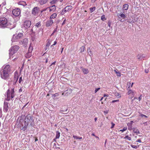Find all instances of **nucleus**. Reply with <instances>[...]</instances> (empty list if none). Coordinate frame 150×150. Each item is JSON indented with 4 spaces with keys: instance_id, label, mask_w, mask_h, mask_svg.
<instances>
[{
    "instance_id": "obj_1",
    "label": "nucleus",
    "mask_w": 150,
    "mask_h": 150,
    "mask_svg": "<svg viewBox=\"0 0 150 150\" xmlns=\"http://www.w3.org/2000/svg\"><path fill=\"white\" fill-rule=\"evenodd\" d=\"M10 70V66L9 65L6 66L3 69L0 71L1 77L5 80L8 79L9 76V73Z\"/></svg>"
},
{
    "instance_id": "obj_2",
    "label": "nucleus",
    "mask_w": 150,
    "mask_h": 150,
    "mask_svg": "<svg viewBox=\"0 0 150 150\" xmlns=\"http://www.w3.org/2000/svg\"><path fill=\"white\" fill-rule=\"evenodd\" d=\"M33 122V119L32 116L30 114L27 115L25 117L24 124H23L22 125V128L21 129L23 131H25L27 129L28 125L29 124L32 125Z\"/></svg>"
},
{
    "instance_id": "obj_3",
    "label": "nucleus",
    "mask_w": 150,
    "mask_h": 150,
    "mask_svg": "<svg viewBox=\"0 0 150 150\" xmlns=\"http://www.w3.org/2000/svg\"><path fill=\"white\" fill-rule=\"evenodd\" d=\"M8 25L7 19L5 17L0 18V28H4Z\"/></svg>"
},
{
    "instance_id": "obj_4",
    "label": "nucleus",
    "mask_w": 150,
    "mask_h": 150,
    "mask_svg": "<svg viewBox=\"0 0 150 150\" xmlns=\"http://www.w3.org/2000/svg\"><path fill=\"white\" fill-rule=\"evenodd\" d=\"M19 48V47L17 45H15L13 46H12L9 50V55L10 58L11 56L16 53L18 50Z\"/></svg>"
},
{
    "instance_id": "obj_5",
    "label": "nucleus",
    "mask_w": 150,
    "mask_h": 150,
    "mask_svg": "<svg viewBox=\"0 0 150 150\" xmlns=\"http://www.w3.org/2000/svg\"><path fill=\"white\" fill-rule=\"evenodd\" d=\"M12 13L14 16H18L20 14L21 11L18 8H16L13 10Z\"/></svg>"
},
{
    "instance_id": "obj_6",
    "label": "nucleus",
    "mask_w": 150,
    "mask_h": 150,
    "mask_svg": "<svg viewBox=\"0 0 150 150\" xmlns=\"http://www.w3.org/2000/svg\"><path fill=\"white\" fill-rule=\"evenodd\" d=\"M23 36V34L22 33H20L18 34L15 37V38H14V37L13 36V37L12 38L11 40L12 42H15L17 40Z\"/></svg>"
},
{
    "instance_id": "obj_7",
    "label": "nucleus",
    "mask_w": 150,
    "mask_h": 150,
    "mask_svg": "<svg viewBox=\"0 0 150 150\" xmlns=\"http://www.w3.org/2000/svg\"><path fill=\"white\" fill-rule=\"evenodd\" d=\"M8 104V103L5 101L4 102L3 106V111L4 112H7L8 111L9 109Z\"/></svg>"
},
{
    "instance_id": "obj_8",
    "label": "nucleus",
    "mask_w": 150,
    "mask_h": 150,
    "mask_svg": "<svg viewBox=\"0 0 150 150\" xmlns=\"http://www.w3.org/2000/svg\"><path fill=\"white\" fill-rule=\"evenodd\" d=\"M20 44L23 45V46L26 47L27 46L28 43V39L27 38H25L22 41H20L19 42Z\"/></svg>"
},
{
    "instance_id": "obj_9",
    "label": "nucleus",
    "mask_w": 150,
    "mask_h": 150,
    "mask_svg": "<svg viewBox=\"0 0 150 150\" xmlns=\"http://www.w3.org/2000/svg\"><path fill=\"white\" fill-rule=\"evenodd\" d=\"M31 25V22L30 21H26L24 23V27L26 28H29Z\"/></svg>"
},
{
    "instance_id": "obj_10",
    "label": "nucleus",
    "mask_w": 150,
    "mask_h": 150,
    "mask_svg": "<svg viewBox=\"0 0 150 150\" xmlns=\"http://www.w3.org/2000/svg\"><path fill=\"white\" fill-rule=\"evenodd\" d=\"M39 10V8L38 7H35L32 10V14L34 15H36Z\"/></svg>"
},
{
    "instance_id": "obj_11",
    "label": "nucleus",
    "mask_w": 150,
    "mask_h": 150,
    "mask_svg": "<svg viewBox=\"0 0 150 150\" xmlns=\"http://www.w3.org/2000/svg\"><path fill=\"white\" fill-rule=\"evenodd\" d=\"M72 92V90L69 88L65 91L62 93V95L64 96H67L70 94Z\"/></svg>"
},
{
    "instance_id": "obj_12",
    "label": "nucleus",
    "mask_w": 150,
    "mask_h": 150,
    "mask_svg": "<svg viewBox=\"0 0 150 150\" xmlns=\"http://www.w3.org/2000/svg\"><path fill=\"white\" fill-rule=\"evenodd\" d=\"M53 23V20L50 19V20H48L46 22V26L47 27H48L51 25Z\"/></svg>"
},
{
    "instance_id": "obj_13",
    "label": "nucleus",
    "mask_w": 150,
    "mask_h": 150,
    "mask_svg": "<svg viewBox=\"0 0 150 150\" xmlns=\"http://www.w3.org/2000/svg\"><path fill=\"white\" fill-rule=\"evenodd\" d=\"M18 78V72L16 71L15 72V74L14 77L13 81H15V83H16Z\"/></svg>"
},
{
    "instance_id": "obj_14",
    "label": "nucleus",
    "mask_w": 150,
    "mask_h": 150,
    "mask_svg": "<svg viewBox=\"0 0 150 150\" xmlns=\"http://www.w3.org/2000/svg\"><path fill=\"white\" fill-rule=\"evenodd\" d=\"M81 69L82 71L84 74H87L88 73V70L87 69L83 68L82 67H81Z\"/></svg>"
},
{
    "instance_id": "obj_15",
    "label": "nucleus",
    "mask_w": 150,
    "mask_h": 150,
    "mask_svg": "<svg viewBox=\"0 0 150 150\" xmlns=\"http://www.w3.org/2000/svg\"><path fill=\"white\" fill-rule=\"evenodd\" d=\"M133 131L134 133L136 134H139L140 133V132L139 131V130L137 129V127H134L133 128Z\"/></svg>"
},
{
    "instance_id": "obj_16",
    "label": "nucleus",
    "mask_w": 150,
    "mask_h": 150,
    "mask_svg": "<svg viewBox=\"0 0 150 150\" xmlns=\"http://www.w3.org/2000/svg\"><path fill=\"white\" fill-rule=\"evenodd\" d=\"M50 9V11H54L56 9V6L55 5H53L52 6H50L49 7Z\"/></svg>"
},
{
    "instance_id": "obj_17",
    "label": "nucleus",
    "mask_w": 150,
    "mask_h": 150,
    "mask_svg": "<svg viewBox=\"0 0 150 150\" xmlns=\"http://www.w3.org/2000/svg\"><path fill=\"white\" fill-rule=\"evenodd\" d=\"M48 0H39V3L41 5L45 4Z\"/></svg>"
},
{
    "instance_id": "obj_18",
    "label": "nucleus",
    "mask_w": 150,
    "mask_h": 150,
    "mask_svg": "<svg viewBox=\"0 0 150 150\" xmlns=\"http://www.w3.org/2000/svg\"><path fill=\"white\" fill-rule=\"evenodd\" d=\"M68 11L66 9V7H65L62 10V11L61 13V15H63L66 12Z\"/></svg>"
},
{
    "instance_id": "obj_19",
    "label": "nucleus",
    "mask_w": 150,
    "mask_h": 150,
    "mask_svg": "<svg viewBox=\"0 0 150 150\" xmlns=\"http://www.w3.org/2000/svg\"><path fill=\"white\" fill-rule=\"evenodd\" d=\"M11 98H13L14 96V89L11 90Z\"/></svg>"
},
{
    "instance_id": "obj_20",
    "label": "nucleus",
    "mask_w": 150,
    "mask_h": 150,
    "mask_svg": "<svg viewBox=\"0 0 150 150\" xmlns=\"http://www.w3.org/2000/svg\"><path fill=\"white\" fill-rule=\"evenodd\" d=\"M65 7L68 11L71 10L72 8V6L71 5H68Z\"/></svg>"
},
{
    "instance_id": "obj_21",
    "label": "nucleus",
    "mask_w": 150,
    "mask_h": 150,
    "mask_svg": "<svg viewBox=\"0 0 150 150\" xmlns=\"http://www.w3.org/2000/svg\"><path fill=\"white\" fill-rule=\"evenodd\" d=\"M129 5L127 4H125L123 5V9L125 10H127L128 8Z\"/></svg>"
},
{
    "instance_id": "obj_22",
    "label": "nucleus",
    "mask_w": 150,
    "mask_h": 150,
    "mask_svg": "<svg viewBox=\"0 0 150 150\" xmlns=\"http://www.w3.org/2000/svg\"><path fill=\"white\" fill-rule=\"evenodd\" d=\"M60 136V133L59 131H57L56 132V139H58Z\"/></svg>"
},
{
    "instance_id": "obj_23",
    "label": "nucleus",
    "mask_w": 150,
    "mask_h": 150,
    "mask_svg": "<svg viewBox=\"0 0 150 150\" xmlns=\"http://www.w3.org/2000/svg\"><path fill=\"white\" fill-rule=\"evenodd\" d=\"M32 55L31 52H28L26 54H25V57L26 58H29Z\"/></svg>"
},
{
    "instance_id": "obj_24",
    "label": "nucleus",
    "mask_w": 150,
    "mask_h": 150,
    "mask_svg": "<svg viewBox=\"0 0 150 150\" xmlns=\"http://www.w3.org/2000/svg\"><path fill=\"white\" fill-rule=\"evenodd\" d=\"M57 14L56 13H53L50 16V19L54 18H56L57 16Z\"/></svg>"
},
{
    "instance_id": "obj_25",
    "label": "nucleus",
    "mask_w": 150,
    "mask_h": 150,
    "mask_svg": "<svg viewBox=\"0 0 150 150\" xmlns=\"http://www.w3.org/2000/svg\"><path fill=\"white\" fill-rule=\"evenodd\" d=\"M137 58L139 59H142L144 57L141 54L138 55L137 56Z\"/></svg>"
},
{
    "instance_id": "obj_26",
    "label": "nucleus",
    "mask_w": 150,
    "mask_h": 150,
    "mask_svg": "<svg viewBox=\"0 0 150 150\" xmlns=\"http://www.w3.org/2000/svg\"><path fill=\"white\" fill-rule=\"evenodd\" d=\"M128 93L129 94H132L133 96H134L135 95V93L134 92L131 90H129L128 92Z\"/></svg>"
},
{
    "instance_id": "obj_27",
    "label": "nucleus",
    "mask_w": 150,
    "mask_h": 150,
    "mask_svg": "<svg viewBox=\"0 0 150 150\" xmlns=\"http://www.w3.org/2000/svg\"><path fill=\"white\" fill-rule=\"evenodd\" d=\"M73 137L76 139H82V137H78L77 136L73 135Z\"/></svg>"
},
{
    "instance_id": "obj_28",
    "label": "nucleus",
    "mask_w": 150,
    "mask_h": 150,
    "mask_svg": "<svg viewBox=\"0 0 150 150\" xmlns=\"http://www.w3.org/2000/svg\"><path fill=\"white\" fill-rule=\"evenodd\" d=\"M139 114H140V116L141 117H142L144 118H146L148 117L146 115H144L142 114L141 113L139 112Z\"/></svg>"
},
{
    "instance_id": "obj_29",
    "label": "nucleus",
    "mask_w": 150,
    "mask_h": 150,
    "mask_svg": "<svg viewBox=\"0 0 150 150\" xmlns=\"http://www.w3.org/2000/svg\"><path fill=\"white\" fill-rule=\"evenodd\" d=\"M127 126L128 127V129L130 130H131L132 129V125H131V124L129 123L127 124Z\"/></svg>"
},
{
    "instance_id": "obj_30",
    "label": "nucleus",
    "mask_w": 150,
    "mask_h": 150,
    "mask_svg": "<svg viewBox=\"0 0 150 150\" xmlns=\"http://www.w3.org/2000/svg\"><path fill=\"white\" fill-rule=\"evenodd\" d=\"M7 97H10L11 96V92L9 89L7 91Z\"/></svg>"
},
{
    "instance_id": "obj_31",
    "label": "nucleus",
    "mask_w": 150,
    "mask_h": 150,
    "mask_svg": "<svg viewBox=\"0 0 150 150\" xmlns=\"http://www.w3.org/2000/svg\"><path fill=\"white\" fill-rule=\"evenodd\" d=\"M53 148H54V149H61L60 147H57V146H56V143H54L53 146Z\"/></svg>"
},
{
    "instance_id": "obj_32",
    "label": "nucleus",
    "mask_w": 150,
    "mask_h": 150,
    "mask_svg": "<svg viewBox=\"0 0 150 150\" xmlns=\"http://www.w3.org/2000/svg\"><path fill=\"white\" fill-rule=\"evenodd\" d=\"M96 8L95 7H91L90 8V9L91 13L93 12L95 10Z\"/></svg>"
},
{
    "instance_id": "obj_33",
    "label": "nucleus",
    "mask_w": 150,
    "mask_h": 150,
    "mask_svg": "<svg viewBox=\"0 0 150 150\" xmlns=\"http://www.w3.org/2000/svg\"><path fill=\"white\" fill-rule=\"evenodd\" d=\"M47 42L46 45L47 47H49V46L50 45V40H47Z\"/></svg>"
},
{
    "instance_id": "obj_34",
    "label": "nucleus",
    "mask_w": 150,
    "mask_h": 150,
    "mask_svg": "<svg viewBox=\"0 0 150 150\" xmlns=\"http://www.w3.org/2000/svg\"><path fill=\"white\" fill-rule=\"evenodd\" d=\"M101 19L103 21H104L106 20V19L105 17V15H104L102 16L101 17Z\"/></svg>"
},
{
    "instance_id": "obj_35",
    "label": "nucleus",
    "mask_w": 150,
    "mask_h": 150,
    "mask_svg": "<svg viewBox=\"0 0 150 150\" xmlns=\"http://www.w3.org/2000/svg\"><path fill=\"white\" fill-rule=\"evenodd\" d=\"M33 48L32 47L29 46L28 49V52H31Z\"/></svg>"
},
{
    "instance_id": "obj_36",
    "label": "nucleus",
    "mask_w": 150,
    "mask_h": 150,
    "mask_svg": "<svg viewBox=\"0 0 150 150\" xmlns=\"http://www.w3.org/2000/svg\"><path fill=\"white\" fill-rule=\"evenodd\" d=\"M115 72L117 74V75L118 76H120V72L117 71L116 70H114Z\"/></svg>"
},
{
    "instance_id": "obj_37",
    "label": "nucleus",
    "mask_w": 150,
    "mask_h": 150,
    "mask_svg": "<svg viewBox=\"0 0 150 150\" xmlns=\"http://www.w3.org/2000/svg\"><path fill=\"white\" fill-rule=\"evenodd\" d=\"M41 25L40 22L37 23L35 25V26L38 28L39 27L41 26Z\"/></svg>"
},
{
    "instance_id": "obj_38",
    "label": "nucleus",
    "mask_w": 150,
    "mask_h": 150,
    "mask_svg": "<svg viewBox=\"0 0 150 150\" xmlns=\"http://www.w3.org/2000/svg\"><path fill=\"white\" fill-rule=\"evenodd\" d=\"M131 146L132 148L134 149H137L139 147V146H135L133 145H131Z\"/></svg>"
},
{
    "instance_id": "obj_39",
    "label": "nucleus",
    "mask_w": 150,
    "mask_h": 150,
    "mask_svg": "<svg viewBox=\"0 0 150 150\" xmlns=\"http://www.w3.org/2000/svg\"><path fill=\"white\" fill-rule=\"evenodd\" d=\"M120 16L122 18H124L126 17V16L125 14L123 13H121L120 15Z\"/></svg>"
},
{
    "instance_id": "obj_40",
    "label": "nucleus",
    "mask_w": 150,
    "mask_h": 150,
    "mask_svg": "<svg viewBox=\"0 0 150 150\" xmlns=\"http://www.w3.org/2000/svg\"><path fill=\"white\" fill-rule=\"evenodd\" d=\"M57 1V0H52L50 2L51 4H55Z\"/></svg>"
},
{
    "instance_id": "obj_41",
    "label": "nucleus",
    "mask_w": 150,
    "mask_h": 150,
    "mask_svg": "<svg viewBox=\"0 0 150 150\" xmlns=\"http://www.w3.org/2000/svg\"><path fill=\"white\" fill-rule=\"evenodd\" d=\"M127 129V127H124L122 129H121L120 130V131H122V132H123L126 130Z\"/></svg>"
},
{
    "instance_id": "obj_42",
    "label": "nucleus",
    "mask_w": 150,
    "mask_h": 150,
    "mask_svg": "<svg viewBox=\"0 0 150 150\" xmlns=\"http://www.w3.org/2000/svg\"><path fill=\"white\" fill-rule=\"evenodd\" d=\"M23 3L24 4H22L21 3V2H19V4L21 5H23V6H25L27 5V4H26L25 2H24Z\"/></svg>"
},
{
    "instance_id": "obj_43",
    "label": "nucleus",
    "mask_w": 150,
    "mask_h": 150,
    "mask_svg": "<svg viewBox=\"0 0 150 150\" xmlns=\"http://www.w3.org/2000/svg\"><path fill=\"white\" fill-rule=\"evenodd\" d=\"M125 138L127 139L129 141H130L131 140V138L130 137H129L128 136H126L125 137Z\"/></svg>"
},
{
    "instance_id": "obj_44",
    "label": "nucleus",
    "mask_w": 150,
    "mask_h": 150,
    "mask_svg": "<svg viewBox=\"0 0 150 150\" xmlns=\"http://www.w3.org/2000/svg\"><path fill=\"white\" fill-rule=\"evenodd\" d=\"M58 96V94L57 93H56L54 94H52V97H55L57 96Z\"/></svg>"
},
{
    "instance_id": "obj_45",
    "label": "nucleus",
    "mask_w": 150,
    "mask_h": 150,
    "mask_svg": "<svg viewBox=\"0 0 150 150\" xmlns=\"http://www.w3.org/2000/svg\"><path fill=\"white\" fill-rule=\"evenodd\" d=\"M91 135L92 136L95 137L96 138H98V141L99 140V137H97V136H96L94 133H92L91 134Z\"/></svg>"
},
{
    "instance_id": "obj_46",
    "label": "nucleus",
    "mask_w": 150,
    "mask_h": 150,
    "mask_svg": "<svg viewBox=\"0 0 150 150\" xmlns=\"http://www.w3.org/2000/svg\"><path fill=\"white\" fill-rule=\"evenodd\" d=\"M111 23V21H109L108 23V25L110 28Z\"/></svg>"
},
{
    "instance_id": "obj_47",
    "label": "nucleus",
    "mask_w": 150,
    "mask_h": 150,
    "mask_svg": "<svg viewBox=\"0 0 150 150\" xmlns=\"http://www.w3.org/2000/svg\"><path fill=\"white\" fill-rule=\"evenodd\" d=\"M111 124H112V126L110 127V128L112 129L114 127L115 124L112 122H111Z\"/></svg>"
},
{
    "instance_id": "obj_48",
    "label": "nucleus",
    "mask_w": 150,
    "mask_h": 150,
    "mask_svg": "<svg viewBox=\"0 0 150 150\" xmlns=\"http://www.w3.org/2000/svg\"><path fill=\"white\" fill-rule=\"evenodd\" d=\"M100 89V88H96V89L95 90V93H96V92H97Z\"/></svg>"
},
{
    "instance_id": "obj_49",
    "label": "nucleus",
    "mask_w": 150,
    "mask_h": 150,
    "mask_svg": "<svg viewBox=\"0 0 150 150\" xmlns=\"http://www.w3.org/2000/svg\"><path fill=\"white\" fill-rule=\"evenodd\" d=\"M119 100H113L112 101V103H114L115 102H118L119 101Z\"/></svg>"
},
{
    "instance_id": "obj_50",
    "label": "nucleus",
    "mask_w": 150,
    "mask_h": 150,
    "mask_svg": "<svg viewBox=\"0 0 150 150\" xmlns=\"http://www.w3.org/2000/svg\"><path fill=\"white\" fill-rule=\"evenodd\" d=\"M115 95L116 96H117L119 97H120V94L117 93H115Z\"/></svg>"
},
{
    "instance_id": "obj_51",
    "label": "nucleus",
    "mask_w": 150,
    "mask_h": 150,
    "mask_svg": "<svg viewBox=\"0 0 150 150\" xmlns=\"http://www.w3.org/2000/svg\"><path fill=\"white\" fill-rule=\"evenodd\" d=\"M22 77H21L19 79V83H21V82L22 81Z\"/></svg>"
},
{
    "instance_id": "obj_52",
    "label": "nucleus",
    "mask_w": 150,
    "mask_h": 150,
    "mask_svg": "<svg viewBox=\"0 0 150 150\" xmlns=\"http://www.w3.org/2000/svg\"><path fill=\"white\" fill-rule=\"evenodd\" d=\"M5 100L9 101L10 100V98L7 97V98L5 99Z\"/></svg>"
},
{
    "instance_id": "obj_53",
    "label": "nucleus",
    "mask_w": 150,
    "mask_h": 150,
    "mask_svg": "<svg viewBox=\"0 0 150 150\" xmlns=\"http://www.w3.org/2000/svg\"><path fill=\"white\" fill-rule=\"evenodd\" d=\"M66 21V20L65 19L63 21V23H62V25H63L65 24Z\"/></svg>"
},
{
    "instance_id": "obj_54",
    "label": "nucleus",
    "mask_w": 150,
    "mask_h": 150,
    "mask_svg": "<svg viewBox=\"0 0 150 150\" xmlns=\"http://www.w3.org/2000/svg\"><path fill=\"white\" fill-rule=\"evenodd\" d=\"M142 95H141L138 98V99L139 100V101H140V100L142 99Z\"/></svg>"
},
{
    "instance_id": "obj_55",
    "label": "nucleus",
    "mask_w": 150,
    "mask_h": 150,
    "mask_svg": "<svg viewBox=\"0 0 150 150\" xmlns=\"http://www.w3.org/2000/svg\"><path fill=\"white\" fill-rule=\"evenodd\" d=\"M145 72L146 73H148L149 72V70L147 69H145Z\"/></svg>"
},
{
    "instance_id": "obj_56",
    "label": "nucleus",
    "mask_w": 150,
    "mask_h": 150,
    "mask_svg": "<svg viewBox=\"0 0 150 150\" xmlns=\"http://www.w3.org/2000/svg\"><path fill=\"white\" fill-rule=\"evenodd\" d=\"M51 48H52V50L54 49V45H52L51 46Z\"/></svg>"
},
{
    "instance_id": "obj_57",
    "label": "nucleus",
    "mask_w": 150,
    "mask_h": 150,
    "mask_svg": "<svg viewBox=\"0 0 150 150\" xmlns=\"http://www.w3.org/2000/svg\"><path fill=\"white\" fill-rule=\"evenodd\" d=\"M143 124L145 126H147L148 125L147 122H143Z\"/></svg>"
},
{
    "instance_id": "obj_58",
    "label": "nucleus",
    "mask_w": 150,
    "mask_h": 150,
    "mask_svg": "<svg viewBox=\"0 0 150 150\" xmlns=\"http://www.w3.org/2000/svg\"><path fill=\"white\" fill-rule=\"evenodd\" d=\"M137 142L141 143V141L140 139H139L137 141Z\"/></svg>"
},
{
    "instance_id": "obj_59",
    "label": "nucleus",
    "mask_w": 150,
    "mask_h": 150,
    "mask_svg": "<svg viewBox=\"0 0 150 150\" xmlns=\"http://www.w3.org/2000/svg\"><path fill=\"white\" fill-rule=\"evenodd\" d=\"M57 43V42L56 41H55L54 42V43L52 45H55Z\"/></svg>"
},
{
    "instance_id": "obj_60",
    "label": "nucleus",
    "mask_w": 150,
    "mask_h": 150,
    "mask_svg": "<svg viewBox=\"0 0 150 150\" xmlns=\"http://www.w3.org/2000/svg\"><path fill=\"white\" fill-rule=\"evenodd\" d=\"M22 89L21 88H20L19 90V92H21L22 91Z\"/></svg>"
},
{
    "instance_id": "obj_61",
    "label": "nucleus",
    "mask_w": 150,
    "mask_h": 150,
    "mask_svg": "<svg viewBox=\"0 0 150 150\" xmlns=\"http://www.w3.org/2000/svg\"><path fill=\"white\" fill-rule=\"evenodd\" d=\"M56 61L53 62L52 63V64H51V66L52 65H53V64H55V63H56Z\"/></svg>"
},
{
    "instance_id": "obj_62",
    "label": "nucleus",
    "mask_w": 150,
    "mask_h": 150,
    "mask_svg": "<svg viewBox=\"0 0 150 150\" xmlns=\"http://www.w3.org/2000/svg\"><path fill=\"white\" fill-rule=\"evenodd\" d=\"M28 103H26L25 105L24 106H23L22 108V109H23L25 106H26L28 104Z\"/></svg>"
},
{
    "instance_id": "obj_63",
    "label": "nucleus",
    "mask_w": 150,
    "mask_h": 150,
    "mask_svg": "<svg viewBox=\"0 0 150 150\" xmlns=\"http://www.w3.org/2000/svg\"><path fill=\"white\" fill-rule=\"evenodd\" d=\"M134 122L133 121H130V123L131 124V125H132V124Z\"/></svg>"
},
{
    "instance_id": "obj_64",
    "label": "nucleus",
    "mask_w": 150,
    "mask_h": 150,
    "mask_svg": "<svg viewBox=\"0 0 150 150\" xmlns=\"http://www.w3.org/2000/svg\"><path fill=\"white\" fill-rule=\"evenodd\" d=\"M108 96V95H107L106 94H104L103 95V96L104 97H105V96Z\"/></svg>"
}]
</instances>
